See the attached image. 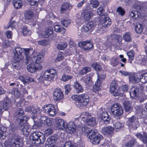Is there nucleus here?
Listing matches in <instances>:
<instances>
[{
  "mask_svg": "<svg viewBox=\"0 0 147 147\" xmlns=\"http://www.w3.org/2000/svg\"><path fill=\"white\" fill-rule=\"evenodd\" d=\"M61 24L65 27L68 26L71 23V20H64L61 22Z\"/></svg>",
  "mask_w": 147,
  "mask_h": 147,
  "instance_id": "bf43d9fd",
  "label": "nucleus"
},
{
  "mask_svg": "<svg viewBox=\"0 0 147 147\" xmlns=\"http://www.w3.org/2000/svg\"><path fill=\"white\" fill-rule=\"evenodd\" d=\"M89 101V96L87 94L84 93L79 95V105L82 106H86L88 104Z\"/></svg>",
  "mask_w": 147,
  "mask_h": 147,
  "instance_id": "ddd939ff",
  "label": "nucleus"
},
{
  "mask_svg": "<svg viewBox=\"0 0 147 147\" xmlns=\"http://www.w3.org/2000/svg\"><path fill=\"white\" fill-rule=\"evenodd\" d=\"M57 138V137L54 136L49 137L46 142L45 146H47L48 147H55V141Z\"/></svg>",
  "mask_w": 147,
  "mask_h": 147,
  "instance_id": "b1692460",
  "label": "nucleus"
},
{
  "mask_svg": "<svg viewBox=\"0 0 147 147\" xmlns=\"http://www.w3.org/2000/svg\"><path fill=\"white\" fill-rule=\"evenodd\" d=\"M136 143V139H132L131 140L129 141L128 142L126 143L125 144L126 146L132 147Z\"/></svg>",
  "mask_w": 147,
  "mask_h": 147,
  "instance_id": "864d4df0",
  "label": "nucleus"
},
{
  "mask_svg": "<svg viewBox=\"0 0 147 147\" xmlns=\"http://www.w3.org/2000/svg\"><path fill=\"white\" fill-rule=\"evenodd\" d=\"M55 124L58 129L62 130L65 129L66 125V123L63 120L59 118H57L55 119Z\"/></svg>",
  "mask_w": 147,
  "mask_h": 147,
  "instance_id": "f3484780",
  "label": "nucleus"
},
{
  "mask_svg": "<svg viewBox=\"0 0 147 147\" xmlns=\"http://www.w3.org/2000/svg\"><path fill=\"white\" fill-rule=\"evenodd\" d=\"M52 75H51L48 71H45L42 74V75L38 78L39 81L42 82L45 84L47 83V85L51 83L54 78Z\"/></svg>",
  "mask_w": 147,
  "mask_h": 147,
  "instance_id": "0eeeda50",
  "label": "nucleus"
},
{
  "mask_svg": "<svg viewBox=\"0 0 147 147\" xmlns=\"http://www.w3.org/2000/svg\"><path fill=\"white\" fill-rule=\"evenodd\" d=\"M53 98L54 100L58 101L63 98V92L60 88L55 89L53 92Z\"/></svg>",
  "mask_w": 147,
  "mask_h": 147,
  "instance_id": "dca6fc26",
  "label": "nucleus"
},
{
  "mask_svg": "<svg viewBox=\"0 0 147 147\" xmlns=\"http://www.w3.org/2000/svg\"><path fill=\"white\" fill-rule=\"evenodd\" d=\"M22 32L24 35H28L29 36L30 34V31L29 30L28 28L26 27H24L22 29Z\"/></svg>",
  "mask_w": 147,
  "mask_h": 147,
  "instance_id": "69168bd1",
  "label": "nucleus"
},
{
  "mask_svg": "<svg viewBox=\"0 0 147 147\" xmlns=\"http://www.w3.org/2000/svg\"><path fill=\"white\" fill-rule=\"evenodd\" d=\"M43 111L49 116L53 117L56 113V111L53 105L49 104L45 105L42 107Z\"/></svg>",
  "mask_w": 147,
  "mask_h": 147,
  "instance_id": "6e6552de",
  "label": "nucleus"
},
{
  "mask_svg": "<svg viewBox=\"0 0 147 147\" xmlns=\"http://www.w3.org/2000/svg\"><path fill=\"white\" fill-rule=\"evenodd\" d=\"M113 125L114 126L115 128L117 129V131H118V130H119L123 127V124L119 122L114 123Z\"/></svg>",
  "mask_w": 147,
  "mask_h": 147,
  "instance_id": "4d7b16f0",
  "label": "nucleus"
},
{
  "mask_svg": "<svg viewBox=\"0 0 147 147\" xmlns=\"http://www.w3.org/2000/svg\"><path fill=\"white\" fill-rule=\"evenodd\" d=\"M66 126L63 130H67L70 134L74 133L76 131V127L75 124L73 122H70L68 124L66 123Z\"/></svg>",
  "mask_w": 147,
  "mask_h": 147,
  "instance_id": "6ab92c4d",
  "label": "nucleus"
},
{
  "mask_svg": "<svg viewBox=\"0 0 147 147\" xmlns=\"http://www.w3.org/2000/svg\"><path fill=\"white\" fill-rule=\"evenodd\" d=\"M26 111L30 113H35L39 110V109L36 106H28L26 107Z\"/></svg>",
  "mask_w": 147,
  "mask_h": 147,
  "instance_id": "58836bf2",
  "label": "nucleus"
},
{
  "mask_svg": "<svg viewBox=\"0 0 147 147\" xmlns=\"http://www.w3.org/2000/svg\"><path fill=\"white\" fill-rule=\"evenodd\" d=\"M7 129L5 127L2 126L0 127V139L1 140L6 138L7 133Z\"/></svg>",
  "mask_w": 147,
  "mask_h": 147,
  "instance_id": "473e14b6",
  "label": "nucleus"
},
{
  "mask_svg": "<svg viewBox=\"0 0 147 147\" xmlns=\"http://www.w3.org/2000/svg\"><path fill=\"white\" fill-rule=\"evenodd\" d=\"M117 84L115 81L113 82L110 85V89L111 94L115 96H119V89L117 90Z\"/></svg>",
  "mask_w": 147,
  "mask_h": 147,
  "instance_id": "a211bd4d",
  "label": "nucleus"
},
{
  "mask_svg": "<svg viewBox=\"0 0 147 147\" xmlns=\"http://www.w3.org/2000/svg\"><path fill=\"white\" fill-rule=\"evenodd\" d=\"M29 117L28 116H25L23 117L22 119H18L20 122L18 123L19 124L18 128L20 129L22 132L23 134L27 136L29 134L31 131V129L27 125H25L27 122Z\"/></svg>",
  "mask_w": 147,
  "mask_h": 147,
  "instance_id": "20e7f679",
  "label": "nucleus"
},
{
  "mask_svg": "<svg viewBox=\"0 0 147 147\" xmlns=\"http://www.w3.org/2000/svg\"><path fill=\"white\" fill-rule=\"evenodd\" d=\"M30 139L32 140V143L36 145L43 143L45 140V135L39 131H36L31 134Z\"/></svg>",
  "mask_w": 147,
  "mask_h": 147,
  "instance_id": "39448f33",
  "label": "nucleus"
},
{
  "mask_svg": "<svg viewBox=\"0 0 147 147\" xmlns=\"http://www.w3.org/2000/svg\"><path fill=\"white\" fill-rule=\"evenodd\" d=\"M91 6L93 8H96L99 5V2L98 0H89Z\"/></svg>",
  "mask_w": 147,
  "mask_h": 147,
  "instance_id": "5fc2aeb1",
  "label": "nucleus"
},
{
  "mask_svg": "<svg viewBox=\"0 0 147 147\" xmlns=\"http://www.w3.org/2000/svg\"><path fill=\"white\" fill-rule=\"evenodd\" d=\"M73 86L76 93L79 94L83 92L84 90L83 87L78 81L74 82Z\"/></svg>",
  "mask_w": 147,
  "mask_h": 147,
  "instance_id": "4be33fe9",
  "label": "nucleus"
},
{
  "mask_svg": "<svg viewBox=\"0 0 147 147\" xmlns=\"http://www.w3.org/2000/svg\"><path fill=\"white\" fill-rule=\"evenodd\" d=\"M112 113L117 116H121L123 114V111L121 105L119 103L115 104L111 108Z\"/></svg>",
  "mask_w": 147,
  "mask_h": 147,
  "instance_id": "1a4fd4ad",
  "label": "nucleus"
},
{
  "mask_svg": "<svg viewBox=\"0 0 147 147\" xmlns=\"http://www.w3.org/2000/svg\"><path fill=\"white\" fill-rule=\"evenodd\" d=\"M67 44L66 42H61L57 45V48L59 50H63L67 47Z\"/></svg>",
  "mask_w": 147,
  "mask_h": 147,
  "instance_id": "3c124183",
  "label": "nucleus"
},
{
  "mask_svg": "<svg viewBox=\"0 0 147 147\" xmlns=\"http://www.w3.org/2000/svg\"><path fill=\"white\" fill-rule=\"evenodd\" d=\"M126 123L129 126H131L136 129L140 126V124L138 119L134 115L128 118Z\"/></svg>",
  "mask_w": 147,
  "mask_h": 147,
  "instance_id": "9d476101",
  "label": "nucleus"
},
{
  "mask_svg": "<svg viewBox=\"0 0 147 147\" xmlns=\"http://www.w3.org/2000/svg\"><path fill=\"white\" fill-rule=\"evenodd\" d=\"M130 16L134 19H137L141 16H145V11L141 10L138 11L133 10L130 13Z\"/></svg>",
  "mask_w": 147,
  "mask_h": 147,
  "instance_id": "2eb2a0df",
  "label": "nucleus"
},
{
  "mask_svg": "<svg viewBox=\"0 0 147 147\" xmlns=\"http://www.w3.org/2000/svg\"><path fill=\"white\" fill-rule=\"evenodd\" d=\"M139 63L144 65L147 63V55H139L136 58Z\"/></svg>",
  "mask_w": 147,
  "mask_h": 147,
  "instance_id": "72a5a7b5",
  "label": "nucleus"
},
{
  "mask_svg": "<svg viewBox=\"0 0 147 147\" xmlns=\"http://www.w3.org/2000/svg\"><path fill=\"white\" fill-rule=\"evenodd\" d=\"M127 54L128 57L129 62L131 63L132 61L134 59V58L135 52L133 50H130L127 52Z\"/></svg>",
  "mask_w": 147,
  "mask_h": 147,
  "instance_id": "79ce46f5",
  "label": "nucleus"
},
{
  "mask_svg": "<svg viewBox=\"0 0 147 147\" xmlns=\"http://www.w3.org/2000/svg\"><path fill=\"white\" fill-rule=\"evenodd\" d=\"M40 122L48 126H50L52 124V121L46 116H42L40 119Z\"/></svg>",
  "mask_w": 147,
  "mask_h": 147,
  "instance_id": "cd10ccee",
  "label": "nucleus"
},
{
  "mask_svg": "<svg viewBox=\"0 0 147 147\" xmlns=\"http://www.w3.org/2000/svg\"><path fill=\"white\" fill-rule=\"evenodd\" d=\"M92 9L89 6L86 7L84 12V18L86 21H89L93 16Z\"/></svg>",
  "mask_w": 147,
  "mask_h": 147,
  "instance_id": "f8f14e48",
  "label": "nucleus"
},
{
  "mask_svg": "<svg viewBox=\"0 0 147 147\" xmlns=\"http://www.w3.org/2000/svg\"><path fill=\"white\" fill-rule=\"evenodd\" d=\"M87 125L82 127V128L85 127H87L88 128L90 129L88 127H93L95 126L96 125V123L95 120V118L91 116L86 121Z\"/></svg>",
  "mask_w": 147,
  "mask_h": 147,
  "instance_id": "393cba45",
  "label": "nucleus"
},
{
  "mask_svg": "<svg viewBox=\"0 0 147 147\" xmlns=\"http://www.w3.org/2000/svg\"><path fill=\"white\" fill-rule=\"evenodd\" d=\"M24 14L25 19L28 20L32 19L34 16L33 11L30 9L25 10Z\"/></svg>",
  "mask_w": 147,
  "mask_h": 147,
  "instance_id": "2f4dec72",
  "label": "nucleus"
},
{
  "mask_svg": "<svg viewBox=\"0 0 147 147\" xmlns=\"http://www.w3.org/2000/svg\"><path fill=\"white\" fill-rule=\"evenodd\" d=\"M71 86L70 85L67 84L65 86V94H67L71 90Z\"/></svg>",
  "mask_w": 147,
  "mask_h": 147,
  "instance_id": "774afa93",
  "label": "nucleus"
},
{
  "mask_svg": "<svg viewBox=\"0 0 147 147\" xmlns=\"http://www.w3.org/2000/svg\"><path fill=\"white\" fill-rule=\"evenodd\" d=\"M12 3L15 9L20 8L22 6V1L20 0H13Z\"/></svg>",
  "mask_w": 147,
  "mask_h": 147,
  "instance_id": "c03bdc74",
  "label": "nucleus"
},
{
  "mask_svg": "<svg viewBox=\"0 0 147 147\" xmlns=\"http://www.w3.org/2000/svg\"><path fill=\"white\" fill-rule=\"evenodd\" d=\"M23 52L26 57L25 62L26 64L29 63L30 60V49L16 47L13 51L14 55L12 64L13 67H16L18 65L20 60L24 58V57L22 55Z\"/></svg>",
  "mask_w": 147,
  "mask_h": 147,
  "instance_id": "f257e3e1",
  "label": "nucleus"
},
{
  "mask_svg": "<svg viewBox=\"0 0 147 147\" xmlns=\"http://www.w3.org/2000/svg\"><path fill=\"white\" fill-rule=\"evenodd\" d=\"M140 81L142 83H147V73L142 74L140 76Z\"/></svg>",
  "mask_w": 147,
  "mask_h": 147,
  "instance_id": "09e8293b",
  "label": "nucleus"
},
{
  "mask_svg": "<svg viewBox=\"0 0 147 147\" xmlns=\"http://www.w3.org/2000/svg\"><path fill=\"white\" fill-rule=\"evenodd\" d=\"M55 31L57 32H61L62 34L64 33L66 31V29L61 26L56 25L54 26Z\"/></svg>",
  "mask_w": 147,
  "mask_h": 147,
  "instance_id": "ea45409f",
  "label": "nucleus"
},
{
  "mask_svg": "<svg viewBox=\"0 0 147 147\" xmlns=\"http://www.w3.org/2000/svg\"><path fill=\"white\" fill-rule=\"evenodd\" d=\"M131 102L129 100H126L123 103V105L126 112H130L132 111V108L131 107Z\"/></svg>",
  "mask_w": 147,
  "mask_h": 147,
  "instance_id": "c756f323",
  "label": "nucleus"
},
{
  "mask_svg": "<svg viewBox=\"0 0 147 147\" xmlns=\"http://www.w3.org/2000/svg\"><path fill=\"white\" fill-rule=\"evenodd\" d=\"M94 27L93 23L92 22H89L82 28V30L85 32H87L89 30L94 29Z\"/></svg>",
  "mask_w": 147,
  "mask_h": 147,
  "instance_id": "f704fd0d",
  "label": "nucleus"
},
{
  "mask_svg": "<svg viewBox=\"0 0 147 147\" xmlns=\"http://www.w3.org/2000/svg\"><path fill=\"white\" fill-rule=\"evenodd\" d=\"M91 66L95 70L97 71H100L102 69V67L96 63H93L92 65Z\"/></svg>",
  "mask_w": 147,
  "mask_h": 147,
  "instance_id": "052dcab7",
  "label": "nucleus"
},
{
  "mask_svg": "<svg viewBox=\"0 0 147 147\" xmlns=\"http://www.w3.org/2000/svg\"><path fill=\"white\" fill-rule=\"evenodd\" d=\"M123 38L125 41L130 42L131 41V36L130 32L125 33L123 36Z\"/></svg>",
  "mask_w": 147,
  "mask_h": 147,
  "instance_id": "a19ab883",
  "label": "nucleus"
},
{
  "mask_svg": "<svg viewBox=\"0 0 147 147\" xmlns=\"http://www.w3.org/2000/svg\"><path fill=\"white\" fill-rule=\"evenodd\" d=\"M97 75L98 78L97 81L93 86V90L94 91H98L100 90L102 83V80L106 77V74L104 72L100 74L98 73Z\"/></svg>",
  "mask_w": 147,
  "mask_h": 147,
  "instance_id": "423d86ee",
  "label": "nucleus"
},
{
  "mask_svg": "<svg viewBox=\"0 0 147 147\" xmlns=\"http://www.w3.org/2000/svg\"><path fill=\"white\" fill-rule=\"evenodd\" d=\"M42 68V67L41 65L33 62L27 67V70L31 73H34L37 70L41 69Z\"/></svg>",
  "mask_w": 147,
  "mask_h": 147,
  "instance_id": "9b49d317",
  "label": "nucleus"
},
{
  "mask_svg": "<svg viewBox=\"0 0 147 147\" xmlns=\"http://www.w3.org/2000/svg\"><path fill=\"white\" fill-rule=\"evenodd\" d=\"M70 7L71 8V7L70 5L68 3H64L61 7L60 9L61 12L64 13L65 11L70 9Z\"/></svg>",
  "mask_w": 147,
  "mask_h": 147,
  "instance_id": "37998d69",
  "label": "nucleus"
},
{
  "mask_svg": "<svg viewBox=\"0 0 147 147\" xmlns=\"http://www.w3.org/2000/svg\"><path fill=\"white\" fill-rule=\"evenodd\" d=\"M116 11L119 14L122 16H123L125 13L124 10L121 7H119L117 8Z\"/></svg>",
  "mask_w": 147,
  "mask_h": 147,
  "instance_id": "e2e57ef3",
  "label": "nucleus"
},
{
  "mask_svg": "<svg viewBox=\"0 0 147 147\" xmlns=\"http://www.w3.org/2000/svg\"><path fill=\"white\" fill-rule=\"evenodd\" d=\"M140 90V88L138 86L132 87L130 89L129 94L130 96L134 98L138 97Z\"/></svg>",
  "mask_w": 147,
  "mask_h": 147,
  "instance_id": "412c9836",
  "label": "nucleus"
},
{
  "mask_svg": "<svg viewBox=\"0 0 147 147\" xmlns=\"http://www.w3.org/2000/svg\"><path fill=\"white\" fill-rule=\"evenodd\" d=\"M63 53L62 52L59 51L58 52L57 57L55 60L56 62H58L63 59L64 57L63 55Z\"/></svg>",
  "mask_w": 147,
  "mask_h": 147,
  "instance_id": "13d9d810",
  "label": "nucleus"
},
{
  "mask_svg": "<svg viewBox=\"0 0 147 147\" xmlns=\"http://www.w3.org/2000/svg\"><path fill=\"white\" fill-rule=\"evenodd\" d=\"M113 128L111 126H109L103 128L102 130V132L104 135H110L113 133Z\"/></svg>",
  "mask_w": 147,
  "mask_h": 147,
  "instance_id": "7c9ffc66",
  "label": "nucleus"
},
{
  "mask_svg": "<svg viewBox=\"0 0 147 147\" xmlns=\"http://www.w3.org/2000/svg\"><path fill=\"white\" fill-rule=\"evenodd\" d=\"M43 57L42 54L38 53H37L34 56L32 57V60L33 62L39 64L42 62V59Z\"/></svg>",
  "mask_w": 147,
  "mask_h": 147,
  "instance_id": "c85d7f7f",
  "label": "nucleus"
},
{
  "mask_svg": "<svg viewBox=\"0 0 147 147\" xmlns=\"http://www.w3.org/2000/svg\"><path fill=\"white\" fill-rule=\"evenodd\" d=\"M91 70L90 68L88 67H85L80 70L79 74L82 75H84L89 72Z\"/></svg>",
  "mask_w": 147,
  "mask_h": 147,
  "instance_id": "49530a36",
  "label": "nucleus"
},
{
  "mask_svg": "<svg viewBox=\"0 0 147 147\" xmlns=\"http://www.w3.org/2000/svg\"><path fill=\"white\" fill-rule=\"evenodd\" d=\"M71 71V70L70 69H69L67 71V73L69 74H67L66 73V72L65 74H63L61 78V80L64 82H66L72 79L73 78V74H69V73Z\"/></svg>",
  "mask_w": 147,
  "mask_h": 147,
  "instance_id": "bb28decb",
  "label": "nucleus"
},
{
  "mask_svg": "<svg viewBox=\"0 0 147 147\" xmlns=\"http://www.w3.org/2000/svg\"><path fill=\"white\" fill-rule=\"evenodd\" d=\"M135 75L134 74L131 73L129 77V81L134 84H137L140 82L139 78H136Z\"/></svg>",
  "mask_w": 147,
  "mask_h": 147,
  "instance_id": "c9c22d12",
  "label": "nucleus"
},
{
  "mask_svg": "<svg viewBox=\"0 0 147 147\" xmlns=\"http://www.w3.org/2000/svg\"><path fill=\"white\" fill-rule=\"evenodd\" d=\"M78 45L79 47L85 51L89 50L93 47V45L90 40L81 41L78 43Z\"/></svg>",
  "mask_w": 147,
  "mask_h": 147,
  "instance_id": "4468645a",
  "label": "nucleus"
},
{
  "mask_svg": "<svg viewBox=\"0 0 147 147\" xmlns=\"http://www.w3.org/2000/svg\"><path fill=\"white\" fill-rule=\"evenodd\" d=\"M129 89V86L128 85H123L119 89V96H122L124 92H127L128 91Z\"/></svg>",
  "mask_w": 147,
  "mask_h": 147,
  "instance_id": "4c0bfd02",
  "label": "nucleus"
},
{
  "mask_svg": "<svg viewBox=\"0 0 147 147\" xmlns=\"http://www.w3.org/2000/svg\"><path fill=\"white\" fill-rule=\"evenodd\" d=\"M105 14L103 17H102L103 20H102V24L103 27H108L111 24V21L109 17L105 16H107V14L105 13Z\"/></svg>",
  "mask_w": 147,
  "mask_h": 147,
  "instance_id": "5701e85b",
  "label": "nucleus"
},
{
  "mask_svg": "<svg viewBox=\"0 0 147 147\" xmlns=\"http://www.w3.org/2000/svg\"><path fill=\"white\" fill-rule=\"evenodd\" d=\"M11 103L9 100H5L2 104V108L3 111L7 110L10 106Z\"/></svg>",
  "mask_w": 147,
  "mask_h": 147,
  "instance_id": "8fccbe9b",
  "label": "nucleus"
},
{
  "mask_svg": "<svg viewBox=\"0 0 147 147\" xmlns=\"http://www.w3.org/2000/svg\"><path fill=\"white\" fill-rule=\"evenodd\" d=\"M9 92L16 98H19L20 95V93L17 88L10 89L9 90Z\"/></svg>",
  "mask_w": 147,
  "mask_h": 147,
  "instance_id": "e433bc0d",
  "label": "nucleus"
},
{
  "mask_svg": "<svg viewBox=\"0 0 147 147\" xmlns=\"http://www.w3.org/2000/svg\"><path fill=\"white\" fill-rule=\"evenodd\" d=\"M90 116V115L87 112H84L81 113L80 117L83 121H86Z\"/></svg>",
  "mask_w": 147,
  "mask_h": 147,
  "instance_id": "603ef678",
  "label": "nucleus"
},
{
  "mask_svg": "<svg viewBox=\"0 0 147 147\" xmlns=\"http://www.w3.org/2000/svg\"><path fill=\"white\" fill-rule=\"evenodd\" d=\"M32 82H34V79L29 76H27L24 78L23 82L25 84L26 83Z\"/></svg>",
  "mask_w": 147,
  "mask_h": 147,
  "instance_id": "338daca9",
  "label": "nucleus"
},
{
  "mask_svg": "<svg viewBox=\"0 0 147 147\" xmlns=\"http://www.w3.org/2000/svg\"><path fill=\"white\" fill-rule=\"evenodd\" d=\"M99 117L104 121L105 124H108L110 122L111 119L110 116L106 111H102Z\"/></svg>",
  "mask_w": 147,
  "mask_h": 147,
  "instance_id": "aec40b11",
  "label": "nucleus"
},
{
  "mask_svg": "<svg viewBox=\"0 0 147 147\" xmlns=\"http://www.w3.org/2000/svg\"><path fill=\"white\" fill-rule=\"evenodd\" d=\"M83 80H84L85 83L87 85L92 82V77L91 76L88 75L83 78Z\"/></svg>",
  "mask_w": 147,
  "mask_h": 147,
  "instance_id": "680f3d73",
  "label": "nucleus"
},
{
  "mask_svg": "<svg viewBox=\"0 0 147 147\" xmlns=\"http://www.w3.org/2000/svg\"><path fill=\"white\" fill-rule=\"evenodd\" d=\"M110 64L114 67L117 66L118 64V61H117V58L115 57L112 58L111 59Z\"/></svg>",
  "mask_w": 147,
  "mask_h": 147,
  "instance_id": "0e129e2a",
  "label": "nucleus"
},
{
  "mask_svg": "<svg viewBox=\"0 0 147 147\" xmlns=\"http://www.w3.org/2000/svg\"><path fill=\"white\" fill-rule=\"evenodd\" d=\"M9 135L11 139L9 142H6L4 143L5 147L15 146L16 147H20L21 144L20 141L21 138L20 136L16 133L15 129L12 128L10 130Z\"/></svg>",
  "mask_w": 147,
  "mask_h": 147,
  "instance_id": "7ed1b4c3",
  "label": "nucleus"
},
{
  "mask_svg": "<svg viewBox=\"0 0 147 147\" xmlns=\"http://www.w3.org/2000/svg\"><path fill=\"white\" fill-rule=\"evenodd\" d=\"M144 27L143 25L140 24H137L135 27V30L137 33L140 34L143 31Z\"/></svg>",
  "mask_w": 147,
  "mask_h": 147,
  "instance_id": "de8ad7c7",
  "label": "nucleus"
},
{
  "mask_svg": "<svg viewBox=\"0 0 147 147\" xmlns=\"http://www.w3.org/2000/svg\"><path fill=\"white\" fill-rule=\"evenodd\" d=\"M81 131L82 132L88 134V138L93 144H98L102 139V136L99 134L96 130H93L88 128L87 127H85L81 128Z\"/></svg>",
  "mask_w": 147,
  "mask_h": 147,
  "instance_id": "f03ea898",
  "label": "nucleus"
},
{
  "mask_svg": "<svg viewBox=\"0 0 147 147\" xmlns=\"http://www.w3.org/2000/svg\"><path fill=\"white\" fill-rule=\"evenodd\" d=\"M91 6L93 8H96L99 5V2L98 0H89Z\"/></svg>",
  "mask_w": 147,
  "mask_h": 147,
  "instance_id": "6e6d98bb",
  "label": "nucleus"
},
{
  "mask_svg": "<svg viewBox=\"0 0 147 147\" xmlns=\"http://www.w3.org/2000/svg\"><path fill=\"white\" fill-rule=\"evenodd\" d=\"M53 32L52 28L49 27L47 29L45 33L43 34L44 37L45 38H48L50 35L53 34Z\"/></svg>",
  "mask_w": 147,
  "mask_h": 147,
  "instance_id": "a18cd8bd",
  "label": "nucleus"
},
{
  "mask_svg": "<svg viewBox=\"0 0 147 147\" xmlns=\"http://www.w3.org/2000/svg\"><path fill=\"white\" fill-rule=\"evenodd\" d=\"M24 114V111L21 108H18L16 109V110L15 111L14 113V116L15 117V118H16V120L18 121V123L20 122V121L18 120V119H20L19 117L22 116ZM23 117V116L21 117L20 119H22Z\"/></svg>",
  "mask_w": 147,
  "mask_h": 147,
  "instance_id": "a878e982",
  "label": "nucleus"
}]
</instances>
